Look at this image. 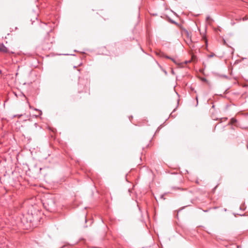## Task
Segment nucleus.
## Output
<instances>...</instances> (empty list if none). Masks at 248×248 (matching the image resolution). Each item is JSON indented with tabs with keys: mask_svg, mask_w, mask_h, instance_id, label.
<instances>
[{
	"mask_svg": "<svg viewBox=\"0 0 248 248\" xmlns=\"http://www.w3.org/2000/svg\"><path fill=\"white\" fill-rule=\"evenodd\" d=\"M43 206L47 211L52 212L55 210L56 205L53 198H48L44 201Z\"/></svg>",
	"mask_w": 248,
	"mask_h": 248,
	"instance_id": "f257e3e1",
	"label": "nucleus"
},
{
	"mask_svg": "<svg viewBox=\"0 0 248 248\" xmlns=\"http://www.w3.org/2000/svg\"><path fill=\"white\" fill-rule=\"evenodd\" d=\"M6 47L3 44H0V51L6 52Z\"/></svg>",
	"mask_w": 248,
	"mask_h": 248,
	"instance_id": "f03ea898",
	"label": "nucleus"
},
{
	"mask_svg": "<svg viewBox=\"0 0 248 248\" xmlns=\"http://www.w3.org/2000/svg\"><path fill=\"white\" fill-rule=\"evenodd\" d=\"M237 122V120L236 119H235V118H232L231 119V122H230V123L232 124H235Z\"/></svg>",
	"mask_w": 248,
	"mask_h": 248,
	"instance_id": "7ed1b4c3",
	"label": "nucleus"
},
{
	"mask_svg": "<svg viewBox=\"0 0 248 248\" xmlns=\"http://www.w3.org/2000/svg\"><path fill=\"white\" fill-rule=\"evenodd\" d=\"M215 55V54L214 53H212L211 54H210L208 56V57L212 58V57H213Z\"/></svg>",
	"mask_w": 248,
	"mask_h": 248,
	"instance_id": "20e7f679",
	"label": "nucleus"
},
{
	"mask_svg": "<svg viewBox=\"0 0 248 248\" xmlns=\"http://www.w3.org/2000/svg\"><path fill=\"white\" fill-rule=\"evenodd\" d=\"M171 60L172 62H173L174 63H177V62H176V61H175L173 58H171Z\"/></svg>",
	"mask_w": 248,
	"mask_h": 248,
	"instance_id": "39448f33",
	"label": "nucleus"
},
{
	"mask_svg": "<svg viewBox=\"0 0 248 248\" xmlns=\"http://www.w3.org/2000/svg\"><path fill=\"white\" fill-rule=\"evenodd\" d=\"M211 19V18L209 16H208L207 17H206V20H209Z\"/></svg>",
	"mask_w": 248,
	"mask_h": 248,
	"instance_id": "423d86ee",
	"label": "nucleus"
},
{
	"mask_svg": "<svg viewBox=\"0 0 248 248\" xmlns=\"http://www.w3.org/2000/svg\"><path fill=\"white\" fill-rule=\"evenodd\" d=\"M165 57L167 58V59H170V60L171 59V58H170V57H169L168 56H165Z\"/></svg>",
	"mask_w": 248,
	"mask_h": 248,
	"instance_id": "0eeeda50",
	"label": "nucleus"
},
{
	"mask_svg": "<svg viewBox=\"0 0 248 248\" xmlns=\"http://www.w3.org/2000/svg\"><path fill=\"white\" fill-rule=\"evenodd\" d=\"M85 217V222H86V221H87V219H86V216H85V217Z\"/></svg>",
	"mask_w": 248,
	"mask_h": 248,
	"instance_id": "6e6552de",
	"label": "nucleus"
},
{
	"mask_svg": "<svg viewBox=\"0 0 248 248\" xmlns=\"http://www.w3.org/2000/svg\"><path fill=\"white\" fill-rule=\"evenodd\" d=\"M171 22L176 24V22L175 21H172Z\"/></svg>",
	"mask_w": 248,
	"mask_h": 248,
	"instance_id": "1a4fd4ad",
	"label": "nucleus"
},
{
	"mask_svg": "<svg viewBox=\"0 0 248 248\" xmlns=\"http://www.w3.org/2000/svg\"><path fill=\"white\" fill-rule=\"evenodd\" d=\"M2 73V71L1 70H0V74H1Z\"/></svg>",
	"mask_w": 248,
	"mask_h": 248,
	"instance_id": "9d476101",
	"label": "nucleus"
},
{
	"mask_svg": "<svg viewBox=\"0 0 248 248\" xmlns=\"http://www.w3.org/2000/svg\"><path fill=\"white\" fill-rule=\"evenodd\" d=\"M247 148L248 149V144L247 145Z\"/></svg>",
	"mask_w": 248,
	"mask_h": 248,
	"instance_id": "9b49d317",
	"label": "nucleus"
},
{
	"mask_svg": "<svg viewBox=\"0 0 248 248\" xmlns=\"http://www.w3.org/2000/svg\"><path fill=\"white\" fill-rule=\"evenodd\" d=\"M21 116H22V115H19V117H21Z\"/></svg>",
	"mask_w": 248,
	"mask_h": 248,
	"instance_id": "f8f14e48",
	"label": "nucleus"
}]
</instances>
